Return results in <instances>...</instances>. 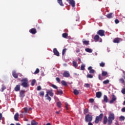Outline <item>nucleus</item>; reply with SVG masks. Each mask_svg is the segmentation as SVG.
I'll return each mask as SVG.
<instances>
[{
    "label": "nucleus",
    "mask_w": 125,
    "mask_h": 125,
    "mask_svg": "<svg viewBox=\"0 0 125 125\" xmlns=\"http://www.w3.org/2000/svg\"><path fill=\"white\" fill-rule=\"evenodd\" d=\"M115 120V114L113 112H110L108 115V125H112L113 121Z\"/></svg>",
    "instance_id": "f257e3e1"
},
{
    "label": "nucleus",
    "mask_w": 125,
    "mask_h": 125,
    "mask_svg": "<svg viewBox=\"0 0 125 125\" xmlns=\"http://www.w3.org/2000/svg\"><path fill=\"white\" fill-rule=\"evenodd\" d=\"M21 85L23 87H28V79L27 78H23L21 80Z\"/></svg>",
    "instance_id": "f03ea898"
},
{
    "label": "nucleus",
    "mask_w": 125,
    "mask_h": 125,
    "mask_svg": "<svg viewBox=\"0 0 125 125\" xmlns=\"http://www.w3.org/2000/svg\"><path fill=\"white\" fill-rule=\"evenodd\" d=\"M103 118V114H101L99 116H97L96 117V119L95 121V124H98L100 121L102 120V118Z\"/></svg>",
    "instance_id": "7ed1b4c3"
},
{
    "label": "nucleus",
    "mask_w": 125,
    "mask_h": 125,
    "mask_svg": "<svg viewBox=\"0 0 125 125\" xmlns=\"http://www.w3.org/2000/svg\"><path fill=\"white\" fill-rule=\"evenodd\" d=\"M85 121L87 123V122H90L92 121V116L88 114L86 115L85 118Z\"/></svg>",
    "instance_id": "20e7f679"
},
{
    "label": "nucleus",
    "mask_w": 125,
    "mask_h": 125,
    "mask_svg": "<svg viewBox=\"0 0 125 125\" xmlns=\"http://www.w3.org/2000/svg\"><path fill=\"white\" fill-rule=\"evenodd\" d=\"M94 40L95 42H102V39L99 37L98 35H96L94 37Z\"/></svg>",
    "instance_id": "39448f33"
},
{
    "label": "nucleus",
    "mask_w": 125,
    "mask_h": 125,
    "mask_svg": "<svg viewBox=\"0 0 125 125\" xmlns=\"http://www.w3.org/2000/svg\"><path fill=\"white\" fill-rule=\"evenodd\" d=\"M117 100V97L115 95H112L111 100L109 102L110 104H113Z\"/></svg>",
    "instance_id": "423d86ee"
},
{
    "label": "nucleus",
    "mask_w": 125,
    "mask_h": 125,
    "mask_svg": "<svg viewBox=\"0 0 125 125\" xmlns=\"http://www.w3.org/2000/svg\"><path fill=\"white\" fill-rule=\"evenodd\" d=\"M97 34L101 36V37H103L105 34V31L103 30H100L97 32Z\"/></svg>",
    "instance_id": "0eeeda50"
},
{
    "label": "nucleus",
    "mask_w": 125,
    "mask_h": 125,
    "mask_svg": "<svg viewBox=\"0 0 125 125\" xmlns=\"http://www.w3.org/2000/svg\"><path fill=\"white\" fill-rule=\"evenodd\" d=\"M48 95H49L50 96H53L54 94H53V92H52V90H48L46 91V96H48Z\"/></svg>",
    "instance_id": "6e6552de"
},
{
    "label": "nucleus",
    "mask_w": 125,
    "mask_h": 125,
    "mask_svg": "<svg viewBox=\"0 0 125 125\" xmlns=\"http://www.w3.org/2000/svg\"><path fill=\"white\" fill-rule=\"evenodd\" d=\"M68 2L72 7H75V6H76V3L75 2L74 0H70Z\"/></svg>",
    "instance_id": "1a4fd4ad"
},
{
    "label": "nucleus",
    "mask_w": 125,
    "mask_h": 125,
    "mask_svg": "<svg viewBox=\"0 0 125 125\" xmlns=\"http://www.w3.org/2000/svg\"><path fill=\"white\" fill-rule=\"evenodd\" d=\"M63 76L65 78H69V77H70V73H69V72L68 71H64L63 74Z\"/></svg>",
    "instance_id": "9d476101"
},
{
    "label": "nucleus",
    "mask_w": 125,
    "mask_h": 125,
    "mask_svg": "<svg viewBox=\"0 0 125 125\" xmlns=\"http://www.w3.org/2000/svg\"><path fill=\"white\" fill-rule=\"evenodd\" d=\"M88 71H89L90 74H94L95 71H94V70L92 69V67L89 66L88 68Z\"/></svg>",
    "instance_id": "9b49d317"
},
{
    "label": "nucleus",
    "mask_w": 125,
    "mask_h": 125,
    "mask_svg": "<svg viewBox=\"0 0 125 125\" xmlns=\"http://www.w3.org/2000/svg\"><path fill=\"white\" fill-rule=\"evenodd\" d=\"M53 52H54L55 55H56V56H59V52H58V51H57V49L54 48Z\"/></svg>",
    "instance_id": "f8f14e48"
},
{
    "label": "nucleus",
    "mask_w": 125,
    "mask_h": 125,
    "mask_svg": "<svg viewBox=\"0 0 125 125\" xmlns=\"http://www.w3.org/2000/svg\"><path fill=\"white\" fill-rule=\"evenodd\" d=\"M30 33L31 34H33V35H35L36 33H37V30L35 28H32L31 30H29Z\"/></svg>",
    "instance_id": "ddd939ff"
},
{
    "label": "nucleus",
    "mask_w": 125,
    "mask_h": 125,
    "mask_svg": "<svg viewBox=\"0 0 125 125\" xmlns=\"http://www.w3.org/2000/svg\"><path fill=\"white\" fill-rule=\"evenodd\" d=\"M12 75L15 79H17V78H18V74L16 73V71H13Z\"/></svg>",
    "instance_id": "4468645a"
},
{
    "label": "nucleus",
    "mask_w": 125,
    "mask_h": 125,
    "mask_svg": "<svg viewBox=\"0 0 125 125\" xmlns=\"http://www.w3.org/2000/svg\"><path fill=\"white\" fill-rule=\"evenodd\" d=\"M96 96L97 98H100L102 96V93L101 92H98L96 93Z\"/></svg>",
    "instance_id": "2eb2a0df"
},
{
    "label": "nucleus",
    "mask_w": 125,
    "mask_h": 125,
    "mask_svg": "<svg viewBox=\"0 0 125 125\" xmlns=\"http://www.w3.org/2000/svg\"><path fill=\"white\" fill-rule=\"evenodd\" d=\"M19 114H18V113H17L14 116L15 121H19Z\"/></svg>",
    "instance_id": "dca6fc26"
},
{
    "label": "nucleus",
    "mask_w": 125,
    "mask_h": 125,
    "mask_svg": "<svg viewBox=\"0 0 125 125\" xmlns=\"http://www.w3.org/2000/svg\"><path fill=\"white\" fill-rule=\"evenodd\" d=\"M108 97L106 95L104 96V102H105V103H107L108 101Z\"/></svg>",
    "instance_id": "f3484780"
},
{
    "label": "nucleus",
    "mask_w": 125,
    "mask_h": 125,
    "mask_svg": "<svg viewBox=\"0 0 125 125\" xmlns=\"http://www.w3.org/2000/svg\"><path fill=\"white\" fill-rule=\"evenodd\" d=\"M120 41H121V39L120 38H115L113 40V42L116 43H119V42H120Z\"/></svg>",
    "instance_id": "a211bd4d"
},
{
    "label": "nucleus",
    "mask_w": 125,
    "mask_h": 125,
    "mask_svg": "<svg viewBox=\"0 0 125 125\" xmlns=\"http://www.w3.org/2000/svg\"><path fill=\"white\" fill-rule=\"evenodd\" d=\"M25 91L21 90L20 91V97H24L25 96Z\"/></svg>",
    "instance_id": "6ab92c4d"
},
{
    "label": "nucleus",
    "mask_w": 125,
    "mask_h": 125,
    "mask_svg": "<svg viewBox=\"0 0 125 125\" xmlns=\"http://www.w3.org/2000/svg\"><path fill=\"white\" fill-rule=\"evenodd\" d=\"M15 91H19L20 90V85H17L15 87Z\"/></svg>",
    "instance_id": "aec40b11"
},
{
    "label": "nucleus",
    "mask_w": 125,
    "mask_h": 125,
    "mask_svg": "<svg viewBox=\"0 0 125 125\" xmlns=\"http://www.w3.org/2000/svg\"><path fill=\"white\" fill-rule=\"evenodd\" d=\"M83 44H85V45H88V44L89 43V42L87 41H85L84 39L83 40Z\"/></svg>",
    "instance_id": "412c9836"
},
{
    "label": "nucleus",
    "mask_w": 125,
    "mask_h": 125,
    "mask_svg": "<svg viewBox=\"0 0 125 125\" xmlns=\"http://www.w3.org/2000/svg\"><path fill=\"white\" fill-rule=\"evenodd\" d=\"M108 124V119L107 118L106 116H105L104 119V125H106V124Z\"/></svg>",
    "instance_id": "4be33fe9"
},
{
    "label": "nucleus",
    "mask_w": 125,
    "mask_h": 125,
    "mask_svg": "<svg viewBox=\"0 0 125 125\" xmlns=\"http://www.w3.org/2000/svg\"><path fill=\"white\" fill-rule=\"evenodd\" d=\"M72 64L73 66H74L75 68H77V67H78V63L76 61H73Z\"/></svg>",
    "instance_id": "5701e85b"
},
{
    "label": "nucleus",
    "mask_w": 125,
    "mask_h": 125,
    "mask_svg": "<svg viewBox=\"0 0 125 125\" xmlns=\"http://www.w3.org/2000/svg\"><path fill=\"white\" fill-rule=\"evenodd\" d=\"M61 83H62V85H64V86H67V82L64 80H62L61 82Z\"/></svg>",
    "instance_id": "b1692460"
},
{
    "label": "nucleus",
    "mask_w": 125,
    "mask_h": 125,
    "mask_svg": "<svg viewBox=\"0 0 125 125\" xmlns=\"http://www.w3.org/2000/svg\"><path fill=\"white\" fill-rule=\"evenodd\" d=\"M58 2L61 6H64V4H63V2H62V0H58Z\"/></svg>",
    "instance_id": "393cba45"
},
{
    "label": "nucleus",
    "mask_w": 125,
    "mask_h": 125,
    "mask_svg": "<svg viewBox=\"0 0 125 125\" xmlns=\"http://www.w3.org/2000/svg\"><path fill=\"white\" fill-rule=\"evenodd\" d=\"M107 74L108 73L106 71H102V77H106V76H107Z\"/></svg>",
    "instance_id": "a878e982"
},
{
    "label": "nucleus",
    "mask_w": 125,
    "mask_h": 125,
    "mask_svg": "<svg viewBox=\"0 0 125 125\" xmlns=\"http://www.w3.org/2000/svg\"><path fill=\"white\" fill-rule=\"evenodd\" d=\"M85 50L86 52H89V53H91V52H92V49L90 48H86Z\"/></svg>",
    "instance_id": "bb28decb"
},
{
    "label": "nucleus",
    "mask_w": 125,
    "mask_h": 125,
    "mask_svg": "<svg viewBox=\"0 0 125 125\" xmlns=\"http://www.w3.org/2000/svg\"><path fill=\"white\" fill-rule=\"evenodd\" d=\"M57 106L58 108H61L62 106V104L60 102H58L57 103Z\"/></svg>",
    "instance_id": "cd10ccee"
},
{
    "label": "nucleus",
    "mask_w": 125,
    "mask_h": 125,
    "mask_svg": "<svg viewBox=\"0 0 125 125\" xmlns=\"http://www.w3.org/2000/svg\"><path fill=\"white\" fill-rule=\"evenodd\" d=\"M84 87H86L87 88H88V87H90V84L89 83H85L84 84Z\"/></svg>",
    "instance_id": "c85d7f7f"
},
{
    "label": "nucleus",
    "mask_w": 125,
    "mask_h": 125,
    "mask_svg": "<svg viewBox=\"0 0 125 125\" xmlns=\"http://www.w3.org/2000/svg\"><path fill=\"white\" fill-rule=\"evenodd\" d=\"M67 37H68V34L65 33L62 34V37L65 39H67Z\"/></svg>",
    "instance_id": "c756f323"
},
{
    "label": "nucleus",
    "mask_w": 125,
    "mask_h": 125,
    "mask_svg": "<svg viewBox=\"0 0 125 125\" xmlns=\"http://www.w3.org/2000/svg\"><path fill=\"white\" fill-rule=\"evenodd\" d=\"M73 92L74 94H75V95H78V94H79V91L77 90V89L74 90Z\"/></svg>",
    "instance_id": "7c9ffc66"
},
{
    "label": "nucleus",
    "mask_w": 125,
    "mask_h": 125,
    "mask_svg": "<svg viewBox=\"0 0 125 125\" xmlns=\"http://www.w3.org/2000/svg\"><path fill=\"white\" fill-rule=\"evenodd\" d=\"M125 118L124 117V116H121L119 117V120L120 121H125Z\"/></svg>",
    "instance_id": "2f4dec72"
},
{
    "label": "nucleus",
    "mask_w": 125,
    "mask_h": 125,
    "mask_svg": "<svg viewBox=\"0 0 125 125\" xmlns=\"http://www.w3.org/2000/svg\"><path fill=\"white\" fill-rule=\"evenodd\" d=\"M109 80H105L103 82V83L104 84H107V83H109Z\"/></svg>",
    "instance_id": "473e14b6"
},
{
    "label": "nucleus",
    "mask_w": 125,
    "mask_h": 125,
    "mask_svg": "<svg viewBox=\"0 0 125 125\" xmlns=\"http://www.w3.org/2000/svg\"><path fill=\"white\" fill-rule=\"evenodd\" d=\"M39 73H40V69H39V68H37L34 74L36 75L37 74H39Z\"/></svg>",
    "instance_id": "72a5a7b5"
},
{
    "label": "nucleus",
    "mask_w": 125,
    "mask_h": 125,
    "mask_svg": "<svg viewBox=\"0 0 125 125\" xmlns=\"http://www.w3.org/2000/svg\"><path fill=\"white\" fill-rule=\"evenodd\" d=\"M87 78L89 79H92V78H93V76H92V75L91 74H87Z\"/></svg>",
    "instance_id": "f704fd0d"
},
{
    "label": "nucleus",
    "mask_w": 125,
    "mask_h": 125,
    "mask_svg": "<svg viewBox=\"0 0 125 125\" xmlns=\"http://www.w3.org/2000/svg\"><path fill=\"white\" fill-rule=\"evenodd\" d=\"M35 83H36V80H33L31 82V85L32 86H34L35 85Z\"/></svg>",
    "instance_id": "c9c22d12"
},
{
    "label": "nucleus",
    "mask_w": 125,
    "mask_h": 125,
    "mask_svg": "<svg viewBox=\"0 0 125 125\" xmlns=\"http://www.w3.org/2000/svg\"><path fill=\"white\" fill-rule=\"evenodd\" d=\"M85 67V65H84V64H82V65H81V70H84Z\"/></svg>",
    "instance_id": "e433bc0d"
},
{
    "label": "nucleus",
    "mask_w": 125,
    "mask_h": 125,
    "mask_svg": "<svg viewBox=\"0 0 125 125\" xmlns=\"http://www.w3.org/2000/svg\"><path fill=\"white\" fill-rule=\"evenodd\" d=\"M107 18H112V13L108 14L106 15Z\"/></svg>",
    "instance_id": "4c0bfd02"
},
{
    "label": "nucleus",
    "mask_w": 125,
    "mask_h": 125,
    "mask_svg": "<svg viewBox=\"0 0 125 125\" xmlns=\"http://www.w3.org/2000/svg\"><path fill=\"white\" fill-rule=\"evenodd\" d=\"M119 82L120 83H125V80H124V79L121 78L119 80Z\"/></svg>",
    "instance_id": "58836bf2"
},
{
    "label": "nucleus",
    "mask_w": 125,
    "mask_h": 125,
    "mask_svg": "<svg viewBox=\"0 0 125 125\" xmlns=\"http://www.w3.org/2000/svg\"><path fill=\"white\" fill-rule=\"evenodd\" d=\"M45 97H46V99L47 100H49V101H50L51 100V98H50V97L48 96H48H46V94L45 95Z\"/></svg>",
    "instance_id": "ea45409f"
},
{
    "label": "nucleus",
    "mask_w": 125,
    "mask_h": 125,
    "mask_svg": "<svg viewBox=\"0 0 125 125\" xmlns=\"http://www.w3.org/2000/svg\"><path fill=\"white\" fill-rule=\"evenodd\" d=\"M24 112L26 114H27V113H28V112H29V110L28 109V108H27V107H24Z\"/></svg>",
    "instance_id": "a19ab883"
},
{
    "label": "nucleus",
    "mask_w": 125,
    "mask_h": 125,
    "mask_svg": "<svg viewBox=\"0 0 125 125\" xmlns=\"http://www.w3.org/2000/svg\"><path fill=\"white\" fill-rule=\"evenodd\" d=\"M100 67H104L105 66V63L102 62L101 63H100Z\"/></svg>",
    "instance_id": "79ce46f5"
},
{
    "label": "nucleus",
    "mask_w": 125,
    "mask_h": 125,
    "mask_svg": "<svg viewBox=\"0 0 125 125\" xmlns=\"http://www.w3.org/2000/svg\"><path fill=\"white\" fill-rule=\"evenodd\" d=\"M52 87H53V88H54L55 89H57L58 87L57 86L54 85V84H52L51 85Z\"/></svg>",
    "instance_id": "37998d69"
},
{
    "label": "nucleus",
    "mask_w": 125,
    "mask_h": 125,
    "mask_svg": "<svg viewBox=\"0 0 125 125\" xmlns=\"http://www.w3.org/2000/svg\"><path fill=\"white\" fill-rule=\"evenodd\" d=\"M6 88V87H5V86H4V85H2V88H1V91L3 92V90H4V89H5Z\"/></svg>",
    "instance_id": "c03bdc74"
},
{
    "label": "nucleus",
    "mask_w": 125,
    "mask_h": 125,
    "mask_svg": "<svg viewBox=\"0 0 125 125\" xmlns=\"http://www.w3.org/2000/svg\"><path fill=\"white\" fill-rule=\"evenodd\" d=\"M89 102L90 103H93V102H94V100L93 99H90Z\"/></svg>",
    "instance_id": "a18cd8bd"
},
{
    "label": "nucleus",
    "mask_w": 125,
    "mask_h": 125,
    "mask_svg": "<svg viewBox=\"0 0 125 125\" xmlns=\"http://www.w3.org/2000/svg\"><path fill=\"white\" fill-rule=\"evenodd\" d=\"M40 95H41V96H43V95H44V92L41 91L40 93Z\"/></svg>",
    "instance_id": "49530a36"
},
{
    "label": "nucleus",
    "mask_w": 125,
    "mask_h": 125,
    "mask_svg": "<svg viewBox=\"0 0 125 125\" xmlns=\"http://www.w3.org/2000/svg\"><path fill=\"white\" fill-rule=\"evenodd\" d=\"M66 50H67L66 49H64L62 50V55H64V54H65V52H66Z\"/></svg>",
    "instance_id": "de8ad7c7"
},
{
    "label": "nucleus",
    "mask_w": 125,
    "mask_h": 125,
    "mask_svg": "<svg viewBox=\"0 0 125 125\" xmlns=\"http://www.w3.org/2000/svg\"><path fill=\"white\" fill-rule=\"evenodd\" d=\"M99 79L100 81H103V77H101V75H99Z\"/></svg>",
    "instance_id": "09e8293b"
},
{
    "label": "nucleus",
    "mask_w": 125,
    "mask_h": 125,
    "mask_svg": "<svg viewBox=\"0 0 125 125\" xmlns=\"http://www.w3.org/2000/svg\"><path fill=\"white\" fill-rule=\"evenodd\" d=\"M68 106H69V104H68V103H65V108H66V110H69V108H68Z\"/></svg>",
    "instance_id": "8fccbe9b"
},
{
    "label": "nucleus",
    "mask_w": 125,
    "mask_h": 125,
    "mask_svg": "<svg viewBox=\"0 0 125 125\" xmlns=\"http://www.w3.org/2000/svg\"><path fill=\"white\" fill-rule=\"evenodd\" d=\"M58 92L59 94H63V91L62 90H58Z\"/></svg>",
    "instance_id": "3c124183"
},
{
    "label": "nucleus",
    "mask_w": 125,
    "mask_h": 125,
    "mask_svg": "<svg viewBox=\"0 0 125 125\" xmlns=\"http://www.w3.org/2000/svg\"><path fill=\"white\" fill-rule=\"evenodd\" d=\"M88 112V109H85L84 110V114H87Z\"/></svg>",
    "instance_id": "603ef678"
},
{
    "label": "nucleus",
    "mask_w": 125,
    "mask_h": 125,
    "mask_svg": "<svg viewBox=\"0 0 125 125\" xmlns=\"http://www.w3.org/2000/svg\"><path fill=\"white\" fill-rule=\"evenodd\" d=\"M56 80L57 82H58V83H60V78L57 77L56 78Z\"/></svg>",
    "instance_id": "864d4df0"
},
{
    "label": "nucleus",
    "mask_w": 125,
    "mask_h": 125,
    "mask_svg": "<svg viewBox=\"0 0 125 125\" xmlns=\"http://www.w3.org/2000/svg\"><path fill=\"white\" fill-rule=\"evenodd\" d=\"M121 92L123 93V94H125V88H123Z\"/></svg>",
    "instance_id": "5fc2aeb1"
},
{
    "label": "nucleus",
    "mask_w": 125,
    "mask_h": 125,
    "mask_svg": "<svg viewBox=\"0 0 125 125\" xmlns=\"http://www.w3.org/2000/svg\"><path fill=\"white\" fill-rule=\"evenodd\" d=\"M119 22L120 21H119V20H118V19H116L115 20V22L116 24H118V23H119Z\"/></svg>",
    "instance_id": "6e6d98bb"
},
{
    "label": "nucleus",
    "mask_w": 125,
    "mask_h": 125,
    "mask_svg": "<svg viewBox=\"0 0 125 125\" xmlns=\"http://www.w3.org/2000/svg\"><path fill=\"white\" fill-rule=\"evenodd\" d=\"M121 111H122V112H123V113H125V107L122 108V109H121Z\"/></svg>",
    "instance_id": "4d7b16f0"
},
{
    "label": "nucleus",
    "mask_w": 125,
    "mask_h": 125,
    "mask_svg": "<svg viewBox=\"0 0 125 125\" xmlns=\"http://www.w3.org/2000/svg\"><path fill=\"white\" fill-rule=\"evenodd\" d=\"M41 89H42V87L41 86H38L37 90H41Z\"/></svg>",
    "instance_id": "13d9d810"
},
{
    "label": "nucleus",
    "mask_w": 125,
    "mask_h": 125,
    "mask_svg": "<svg viewBox=\"0 0 125 125\" xmlns=\"http://www.w3.org/2000/svg\"><path fill=\"white\" fill-rule=\"evenodd\" d=\"M2 118V115L1 114V113H0V120H1Z\"/></svg>",
    "instance_id": "bf43d9fd"
},
{
    "label": "nucleus",
    "mask_w": 125,
    "mask_h": 125,
    "mask_svg": "<svg viewBox=\"0 0 125 125\" xmlns=\"http://www.w3.org/2000/svg\"><path fill=\"white\" fill-rule=\"evenodd\" d=\"M88 125H93L92 124V123H91V122H89L88 124Z\"/></svg>",
    "instance_id": "052dcab7"
},
{
    "label": "nucleus",
    "mask_w": 125,
    "mask_h": 125,
    "mask_svg": "<svg viewBox=\"0 0 125 125\" xmlns=\"http://www.w3.org/2000/svg\"><path fill=\"white\" fill-rule=\"evenodd\" d=\"M18 76H19L20 77H22V74L19 73L18 74Z\"/></svg>",
    "instance_id": "680f3d73"
},
{
    "label": "nucleus",
    "mask_w": 125,
    "mask_h": 125,
    "mask_svg": "<svg viewBox=\"0 0 125 125\" xmlns=\"http://www.w3.org/2000/svg\"><path fill=\"white\" fill-rule=\"evenodd\" d=\"M56 114H57L58 115L60 113V111H57V112H56Z\"/></svg>",
    "instance_id": "e2e57ef3"
},
{
    "label": "nucleus",
    "mask_w": 125,
    "mask_h": 125,
    "mask_svg": "<svg viewBox=\"0 0 125 125\" xmlns=\"http://www.w3.org/2000/svg\"><path fill=\"white\" fill-rule=\"evenodd\" d=\"M30 110H32V108L30 107L28 109V111H30Z\"/></svg>",
    "instance_id": "0e129e2a"
},
{
    "label": "nucleus",
    "mask_w": 125,
    "mask_h": 125,
    "mask_svg": "<svg viewBox=\"0 0 125 125\" xmlns=\"http://www.w3.org/2000/svg\"><path fill=\"white\" fill-rule=\"evenodd\" d=\"M16 125H21L20 124H19V123H17Z\"/></svg>",
    "instance_id": "69168bd1"
},
{
    "label": "nucleus",
    "mask_w": 125,
    "mask_h": 125,
    "mask_svg": "<svg viewBox=\"0 0 125 125\" xmlns=\"http://www.w3.org/2000/svg\"><path fill=\"white\" fill-rule=\"evenodd\" d=\"M123 105H125V101L124 102Z\"/></svg>",
    "instance_id": "338daca9"
},
{
    "label": "nucleus",
    "mask_w": 125,
    "mask_h": 125,
    "mask_svg": "<svg viewBox=\"0 0 125 125\" xmlns=\"http://www.w3.org/2000/svg\"><path fill=\"white\" fill-rule=\"evenodd\" d=\"M46 125H50V123H47Z\"/></svg>",
    "instance_id": "774afa93"
}]
</instances>
